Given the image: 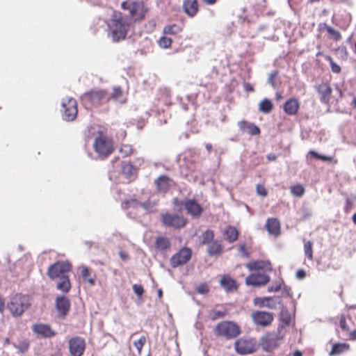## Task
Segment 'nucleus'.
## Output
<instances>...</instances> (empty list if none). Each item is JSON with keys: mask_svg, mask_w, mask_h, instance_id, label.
<instances>
[{"mask_svg": "<svg viewBox=\"0 0 356 356\" xmlns=\"http://www.w3.org/2000/svg\"><path fill=\"white\" fill-rule=\"evenodd\" d=\"M81 100L86 105L96 109L99 112L109 111L110 94L106 90L91 89L82 95Z\"/></svg>", "mask_w": 356, "mask_h": 356, "instance_id": "f257e3e1", "label": "nucleus"}, {"mask_svg": "<svg viewBox=\"0 0 356 356\" xmlns=\"http://www.w3.org/2000/svg\"><path fill=\"white\" fill-rule=\"evenodd\" d=\"M123 14L133 24H140L143 22L149 12L147 6L143 1L126 0L121 3Z\"/></svg>", "mask_w": 356, "mask_h": 356, "instance_id": "f03ea898", "label": "nucleus"}, {"mask_svg": "<svg viewBox=\"0 0 356 356\" xmlns=\"http://www.w3.org/2000/svg\"><path fill=\"white\" fill-rule=\"evenodd\" d=\"M134 25L120 11H114L111 15L108 24L113 40L119 42L125 39L131 26Z\"/></svg>", "mask_w": 356, "mask_h": 356, "instance_id": "7ed1b4c3", "label": "nucleus"}, {"mask_svg": "<svg viewBox=\"0 0 356 356\" xmlns=\"http://www.w3.org/2000/svg\"><path fill=\"white\" fill-rule=\"evenodd\" d=\"M94 151L101 159L108 157L114 151V142L111 137L106 134V131L99 128L97 131V136L94 140L92 145Z\"/></svg>", "mask_w": 356, "mask_h": 356, "instance_id": "20e7f679", "label": "nucleus"}, {"mask_svg": "<svg viewBox=\"0 0 356 356\" xmlns=\"http://www.w3.org/2000/svg\"><path fill=\"white\" fill-rule=\"evenodd\" d=\"M31 305L30 296L18 293L10 298L6 307L11 315L13 317L17 318L22 316Z\"/></svg>", "mask_w": 356, "mask_h": 356, "instance_id": "39448f33", "label": "nucleus"}, {"mask_svg": "<svg viewBox=\"0 0 356 356\" xmlns=\"http://www.w3.org/2000/svg\"><path fill=\"white\" fill-rule=\"evenodd\" d=\"M160 222L165 228L179 231L186 227L188 220L182 214L166 211L160 214Z\"/></svg>", "mask_w": 356, "mask_h": 356, "instance_id": "423d86ee", "label": "nucleus"}, {"mask_svg": "<svg viewBox=\"0 0 356 356\" xmlns=\"http://www.w3.org/2000/svg\"><path fill=\"white\" fill-rule=\"evenodd\" d=\"M240 326L234 321H223L216 325L214 332L218 337L226 339H232L237 337L241 334Z\"/></svg>", "mask_w": 356, "mask_h": 356, "instance_id": "0eeeda50", "label": "nucleus"}, {"mask_svg": "<svg viewBox=\"0 0 356 356\" xmlns=\"http://www.w3.org/2000/svg\"><path fill=\"white\" fill-rule=\"evenodd\" d=\"M315 88L320 97L321 102L327 105H336L339 99L342 97V91L339 88H336L337 95H332V88L327 82L321 83L316 86Z\"/></svg>", "mask_w": 356, "mask_h": 356, "instance_id": "6e6552de", "label": "nucleus"}, {"mask_svg": "<svg viewBox=\"0 0 356 356\" xmlns=\"http://www.w3.org/2000/svg\"><path fill=\"white\" fill-rule=\"evenodd\" d=\"M259 344L254 338L241 337L234 342L235 351L241 355L252 354L257 351Z\"/></svg>", "mask_w": 356, "mask_h": 356, "instance_id": "1a4fd4ad", "label": "nucleus"}, {"mask_svg": "<svg viewBox=\"0 0 356 356\" xmlns=\"http://www.w3.org/2000/svg\"><path fill=\"white\" fill-rule=\"evenodd\" d=\"M283 327H279L277 332L266 334L261 339V346L266 351H272L280 345V341L283 339Z\"/></svg>", "mask_w": 356, "mask_h": 356, "instance_id": "9d476101", "label": "nucleus"}, {"mask_svg": "<svg viewBox=\"0 0 356 356\" xmlns=\"http://www.w3.org/2000/svg\"><path fill=\"white\" fill-rule=\"evenodd\" d=\"M72 268L69 261H56L48 268L47 275L52 280L60 279L67 276Z\"/></svg>", "mask_w": 356, "mask_h": 356, "instance_id": "9b49d317", "label": "nucleus"}, {"mask_svg": "<svg viewBox=\"0 0 356 356\" xmlns=\"http://www.w3.org/2000/svg\"><path fill=\"white\" fill-rule=\"evenodd\" d=\"M63 118L66 121H73L78 113L77 103L75 99L66 97L62 102Z\"/></svg>", "mask_w": 356, "mask_h": 356, "instance_id": "f8f14e48", "label": "nucleus"}, {"mask_svg": "<svg viewBox=\"0 0 356 356\" xmlns=\"http://www.w3.org/2000/svg\"><path fill=\"white\" fill-rule=\"evenodd\" d=\"M192 250L188 247H184L174 254L170 259V266L175 268L187 264L192 257Z\"/></svg>", "mask_w": 356, "mask_h": 356, "instance_id": "ddd939ff", "label": "nucleus"}, {"mask_svg": "<svg viewBox=\"0 0 356 356\" xmlns=\"http://www.w3.org/2000/svg\"><path fill=\"white\" fill-rule=\"evenodd\" d=\"M86 348V343L83 337L75 336L68 341V349L70 356H83Z\"/></svg>", "mask_w": 356, "mask_h": 356, "instance_id": "4468645a", "label": "nucleus"}, {"mask_svg": "<svg viewBox=\"0 0 356 356\" xmlns=\"http://www.w3.org/2000/svg\"><path fill=\"white\" fill-rule=\"evenodd\" d=\"M182 206L186 213L193 219L200 218L204 213L203 207L194 198L184 200Z\"/></svg>", "mask_w": 356, "mask_h": 356, "instance_id": "2eb2a0df", "label": "nucleus"}, {"mask_svg": "<svg viewBox=\"0 0 356 356\" xmlns=\"http://www.w3.org/2000/svg\"><path fill=\"white\" fill-rule=\"evenodd\" d=\"M251 317L255 325L261 327L270 325L274 319L273 313L264 311L253 312Z\"/></svg>", "mask_w": 356, "mask_h": 356, "instance_id": "dca6fc26", "label": "nucleus"}, {"mask_svg": "<svg viewBox=\"0 0 356 356\" xmlns=\"http://www.w3.org/2000/svg\"><path fill=\"white\" fill-rule=\"evenodd\" d=\"M270 281V277L264 273H251L245 278V284L249 286H264Z\"/></svg>", "mask_w": 356, "mask_h": 356, "instance_id": "f3484780", "label": "nucleus"}, {"mask_svg": "<svg viewBox=\"0 0 356 356\" xmlns=\"http://www.w3.org/2000/svg\"><path fill=\"white\" fill-rule=\"evenodd\" d=\"M245 267L250 271L262 270L264 273L273 270V266L269 260H252L246 264Z\"/></svg>", "mask_w": 356, "mask_h": 356, "instance_id": "a211bd4d", "label": "nucleus"}, {"mask_svg": "<svg viewBox=\"0 0 356 356\" xmlns=\"http://www.w3.org/2000/svg\"><path fill=\"white\" fill-rule=\"evenodd\" d=\"M55 305L59 316L65 318L70 309L71 303L68 298L60 296L56 297Z\"/></svg>", "mask_w": 356, "mask_h": 356, "instance_id": "6ab92c4d", "label": "nucleus"}, {"mask_svg": "<svg viewBox=\"0 0 356 356\" xmlns=\"http://www.w3.org/2000/svg\"><path fill=\"white\" fill-rule=\"evenodd\" d=\"M268 234L278 237L281 234V223L277 218H268L265 224Z\"/></svg>", "mask_w": 356, "mask_h": 356, "instance_id": "aec40b11", "label": "nucleus"}, {"mask_svg": "<svg viewBox=\"0 0 356 356\" xmlns=\"http://www.w3.org/2000/svg\"><path fill=\"white\" fill-rule=\"evenodd\" d=\"M32 329L35 334L44 338H51L56 334V332L47 324L38 323L34 325Z\"/></svg>", "mask_w": 356, "mask_h": 356, "instance_id": "412c9836", "label": "nucleus"}, {"mask_svg": "<svg viewBox=\"0 0 356 356\" xmlns=\"http://www.w3.org/2000/svg\"><path fill=\"white\" fill-rule=\"evenodd\" d=\"M182 8L189 17H194L198 13L200 6L197 0H183Z\"/></svg>", "mask_w": 356, "mask_h": 356, "instance_id": "4be33fe9", "label": "nucleus"}, {"mask_svg": "<svg viewBox=\"0 0 356 356\" xmlns=\"http://www.w3.org/2000/svg\"><path fill=\"white\" fill-rule=\"evenodd\" d=\"M220 286L227 292L236 291L238 284L237 282L229 275H224L220 280Z\"/></svg>", "mask_w": 356, "mask_h": 356, "instance_id": "5701e85b", "label": "nucleus"}, {"mask_svg": "<svg viewBox=\"0 0 356 356\" xmlns=\"http://www.w3.org/2000/svg\"><path fill=\"white\" fill-rule=\"evenodd\" d=\"M172 179H170L166 175H161L159 176L154 181L155 185L156 186V190L159 193H166L170 186H171Z\"/></svg>", "mask_w": 356, "mask_h": 356, "instance_id": "b1692460", "label": "nucleus"}, {"mask_svg": "<svg viewBox=\"0 0 356 356\" xmlns=\"http://www.w3.org/2000/svg\"><path fill=\"white\" fill-rule=\"evenodd\" d=\"M300 108V102L296 98H290L288 99L283 106L284 111L289 115H296Z\"/></svg>", "mask_w": 356, "mask_h": 356, "instance_id": "393cba45", "label": "nucleus"}, {"mask_svg": "<svg viewBox=\"0 0 356 356\" xmlns=\"http://www.w3.org/2000/svg\"><path fill=\"white\" fill-rule=\"evenodd\" d=\"M238 125L242 131L246 132L251 136L259 135L260 134V129L253 123L242 120L238 122Z\"/></svg>", "mask_w": 356, "mask_h": 356, "instance_id": "a878e982", "label": "nucleus"}, {"mask_svg": "<svg viewBox=\"0 0 356 356\" xmlns=\"http://www.w3.org/2000/svg\"><path fill=\"white\" fill-rule=\"evenodd\" d=\"M80 269L83 282L88 283L90 286H94L95 284L96 275L86 266H81Z\"/></svg>", "mask_w": 356, "mask_h": 356, "instance_id": "bb28decb", "label": "nucleus"}, {"mask_svg": "<svg viewBox=\"0 0 356 356\" xmlns=\"http://www.w3.org/2000/svg\"><path fill=\"white\" fill-rule=\"evenodd\" d=\"M225 239L230 243L236 241L238 238L239 231L232 225H228L223 232Z\"/></svg>", "mask_w": 356, "mask_h": 356, "instance_id": "cd10ccee", "label": "nucleus"}, {"mask_svg": "<svg viewBox=\"0 0 356 356\" xmlns=\"http://www.w3.org/2000/svg\"><path fill=\"white\" fill-rule=\"evenodd\" d=\"M122 173L124 177L131 180L134 179L137 175V168H135L131 163L122 162L121 164Z\"/></svg>", "mask_w": 356, "mask_h": 356, "instance_id": "c85d7f7f", "label": "nucleus"}, {"mask_svg": "<svg viewBox=\"0 0 356 356\" xmlns=\"http://www.w3.org/2000/svg\"><path fill=\"white\" fill-rule=\"evenodd\" d=\"M154 247L157 251L164 252L170 250L171 243L165 236H158L155 240Z\"/></svg>", "mask_w": 356, "mask_h": 356, "instance_id": "c756f323", "label": "nucleus"}, {"mask_svg": "<svg viewBox=\"0 0 356 356\" xmlns=\"http://www.w3.org/2000/svg\"><path fill=\"white\" fill-rule=\"evenodd\" d=\"M223 252V247L220 241H213L207 245V252L209 256H219Z\"/></svg>", "mask_w": 356, "mask_h": 356, "instance_id": "7c9ffc66", "label": "nucleus"}, {"mask_svg": "<svg viewBox=\"0 0 356 356\" xmlns=\"http://www.w3.org/2000/svg\"><path fill=\"white\" fill-rule=\"evenodd\" d=\"M319 31L325 30L327 33L330 35L332 39L336 42H338L341 40L342 36L340 32L332 26H328L326 23H321L318 25Z\"/></svg>", "mask_w": 356, "mask_h": 356, "instance_id": "2f4dec72", "label": "nucleus"}, {"mask_svg": "<svg viewBox=\"0 0 356 356\" xmlns=\"http://www.w3.org/2000/svg\"><path fill=\"white\" fill-rule=\"evenodd\" d=\"M350 345L346 343H336L332 345V349L329 353L330 356H337L348 351Z\"/></svg>", "mask_w": 356, "mask_h": 356, "instance_id": "473e14b6", "label": "nucleus"}, {"mask_svg": "<svg viewBox=\"0 0 356 356\" xmlns=\"http://www.w3.org/2000/svg\"><path fill=\"white\" fill-rule=\"evenodd\" d=\"M183 31V27L177 24H167L163 27V35H177L181 33Z\"/></svg>", "mask_w": 356, "mask_h": 356, "instance_id": "72a5a7b5", "label": "nucleus"}, {"mask_svg": "<svg viewBox=\"0 0 356 356\" xmlns=\"http://www.w3.org/2000/svg\"><path fill=\"white\" fill-rule=\"evenodd\" d=\"M59 280L60 281L58 282L56 288L63 293H68L71 289V282L70 281L69 276L67 275L60 278Z\"/></svg>", "mask_w": 356, "mask_h": 356, "instance_id": "f704fd0d", "label": "nucleus"}, {"mask_svg": "<svg viewBox=\"0 0 356 356\" xmlns=\"http://www.w3.org/2000/svg\"><path fill=\"white\" fill-rule=\"evenodd\" d=\"M228 314L227 309L222 310H218L216 309H211L209 312V318L211 321H216L220 318L225 317Z\"/></svg>", "mask_w": 356, "mask_h": 356, "instance_id": "c9c22d12", "label": "nucleus"}, {"mask_svg": "<svg viewBox=\"0 0 356 356\" xmlns=\"http://www.w3.org/2000/svg\"><path fill=\"white\" fill-rule=\"evenodd\" d=\"M111 99L119 102L120 103H124L125 102L123 97V92L120 87L113 88V92L110 94V100Z\"/></svg>", "mask_w": 356, "mask_h": 356, "instance_id": "e433bc0d", "label": "nucleus"}, {"mask_svg": "<svg viewBox=\"0 0 356 356\" xmlns=\"http://www.w3.org/2000/svg\"><path fill=\"white\" fill-rule=\"evenodd\" d=\"M214 232L211 229H207L204 231L201 236V244L208 245L214 240Z\"/></svg>", "mask_w": 356, "mask_h": 356, "instance_id": "4c0bfd02", "label": "nucleus"}, {"mask_svg": "<svg viewBox=\"0 0 356 356\" xmlns=\"http://www.w3.org/2000/svg\"><path fill=\"white\" fill-rule=\"evenodd\" d=\"M273 104L268 99H263L259 105V111L264 113H268L273 109Z\"/></svg>", "mask_w": 356, "mask_h": 356, "instance_id": "58836bf2", "label": "nucleus"}, {"mask_svg": "<svg viewBox=\"0 0 356 356\" xmlns=\"http://www.w3.org/2000/svg\"><path fill=\"white\" fill-rule=\"evenodd\" d=\"M166 35H163L158 40V45L162 49L170 48L172 43V40Z\"/></svg>", "mask_w": 356, "mask_h": 356, "instance_id": "ea45409f", "label": "nucleus"}, {"mask_svg": "<svg viewBox=\"0 0 356 356\" xmlns=\"http://www.w3.org/2000/svg\"><path fill=\"white\" fill-rule=\"evenodd\" d=\"M290 189L292 195L298 197L302 196L305 191L304 186L300 184L291 186Z\"/></svg>", "mask_w": 356, "mask_h": 356, "instance_id": "a19ab883", "label": "nucleus"}, {"mask_svg": "<svg viewBox=\"0 0 356 356\" xmlns=\"http://www.w3.org/2000/svg\"><path fill=\"white\" fill-rule=\"evenodd\" d=\"M304 252L305 256L310 260H313V243L307 241L304 243Z\"/></svg>", "mask_w": 356, "mask_h": 356, "instance_id": "79ce46f5", "label": "nucleus"}, {"mask_svg": "<svg viewBox=\"0 0 356 356\" xmlns=\"http://www.w3.org/2000/svg\"><path fill=\"white\" fill-rule=\"evenodd\" d=\"M280 319L284 325H289L290 324L291 321V315L287 309H282L280 312Z\"/></svg>", "mask_w": 356, "mask_h": 356, "instance_id": "37998d69", "label": "nucleus"}, {"mask_svg": "<svg viewBox=\"0 0 356 356\" xmlns=\"http://www.w3.org/2000/svg\"><path fill=\"white\" fill-rule=\"evenodd\" d=\"M325 58L330 63L331 70L334 73L339 74L341 72V67L333 60L330 56L325 55Z\"/></svg>", "mask_w": 356, "mask_h": 356, "instance_id": "c03bdc74", "label": "nucleus"}, {"mask_svg": "<svg viewBox=\"0 0 356 356\" xmlns=\"http://www.w3.org/2000/svg\"><path fill=\"white\" fill-rule=\"evenodd\" d=\"M308 154L310 155L314 159H318V160H322V161H332V160H333L332 157L327 156H325V155L319 154L318 153L316 152L314 150H310L308 152Z\"/></svg>", "mask_w": 356, "mask_h": 356, "instance_id": "a18cd8bd", "label": "nucleus"}, {"mask_svg": "<svg viewBox=\"0 0 356 356\" xmlns=\"http://www.w3.org/2000/svg\"><path fill=\"white\" fill-rule=\"evenodd\" d=\"M122 156L127 157L131 156L134 152V149L130 145H122L120 149Z\"/></svg>", "mask_w": 356, "mask_h": 356, "instance_id": "49530a36", "label": "nucleus"}, {"mask_svg": "<svg viewBox=\"0 0 356 356\" xmlns=\"http://www.w3.org/2000/svg\"><path fill=\"white\" fill-rule=\"evenodd\" d=\"M146 341V337L145 336H142L138 340L134 342V346L136 348L138 355L141 354L142 349L145 346Z\"/></svg>", "mask_w": 356, "mask_h": 356, "instance_id": "de8ad7c7", "label": "nucleus"}, {"mask_svg": "<svg viewBox=\"0 0 356 356\" xmlns=\"http://www.w3.org/2000/svg\"><path fill=\"white\" fill-rule=\"evenodd\" d=\"M15 346L19 350L21 353H24L29 348V341L27 339H24L19 342L17 345Z\"/></svg>", "mask_w": 356, "mask_h": 356, "instance_id": "09e8293b", "label": "nucleus"}, {"mask_svg": "<svg viewBox=\"0 0 356 356\" xmlns=\"http://www.w3.org/2000/svg\"><path fill=\"white\" fill-rule=\"evenodd\" d=\"M256 192L257 195L261 197H266L268 195V191L266 187L262 184H257L256 186Z\"/></svg>", "mask_w": 356, "mask_h": 356, "instance_id": "8fccbe9b", "label": "nucleus"}, {"mask_svg": "<svg viewBox=\"0 0 356 356\" xmlns=\"http://www.w3.org/2000/svg\"><path fill=\"white\" fill-rule=\"evenodd\" d=\"M238 251L244 257H250V253L248 252L245 243L240 244L238 246Z\"/></svg>", "mask_w": 356, "mask_h": 356, "instance_id": "3c124183", "label": "nucleus"}, {"mask_svg": "<svg viewBox=\"0 0 356 356\" xmlns=\"http://www.w3.org/2000/svg\"><path fill=\"white\" fill-rule=\"evenodd\" d=\"M277 75L278 72L273 71L268 76V81L273 87H275L276 86L275 79L277 78Z\"/></svg>", "mask_w": 356, "mask_h": 356, "instance_id": "603ef678", "label": "nucleus"}, {"mask_svg": "<svg viewBox=\"0 0 356 356\" xmlns=\"http://www.w3.org/2000/svg\"><path fill=\"white\" fill-rule=\"evenodd\" d=\"M197 291L199 293L205 294V293H207L209 291V286H208V285L207 284L202 283V284H200L197 287Z\"/></svg>", "mask_w": 356, "mask_h": 356, "instance_id": "864d4df0", "label": "nucleus"}, {"mask_svg": "<svg viewBox=\"0 0 356 356\" xmlns=\"http://www.w3.org/2000/svg\"><path fill=\"white\" fill-rule=\"evenodd\" d=\"M133 290L138 297H141L144 293L143 287L140 284H134Z\"/></svg>", "mask_w": 356, "mask_h": 356, "instance_id": "5fc2aeb1", "label": "nucleus"}, {"mask_svg": "<svg viewBox=\"0 0 356 356\" xmlns=\"http://www.w3.org/2000/svg\"><path fill=\"white\" fill-rule=\"evenodd\" d=\"M339 325H340V327L343 330H344V331H348L349 330V327H348V326L347 325L346 321L344 317L341 318V319L339 321Z\"/></svg>", "mask_w": 356, "mask_h": 356, "instance_id": "6e6d98bb", "label": "nucleus"}, {"mask_svg": "<svg viewBox=\"0 0 356 356\" xmlns=\"http://www.w3.org/2000/svg\"><path fill=\"white\" fill-rule=\"evenodd\" d=\"M6 307V301L4 298L0 295V313L2 314L4 312Z\"/></svg>", "mask_w": 356, "mask_h": 356, "instance_id": "4d7b16f0", "label": "nucleus"}, {"mask_svg": "<svg viewBox=\"0 0 356 356\" xmlns=\"http://www.w3.org/2000/svg\"><path fill=\"white\" fill-rule=\"evenodd\" d=\"M305 276H306V273L302 269H299L296 272V277H297V278H298L300 280L304 279L305 277Z\"/></svg>", "mask_w": 356, "mask_h": 356, "instance_id": "13d9d810", "label": "nucleus"}, {"mask_svg": "<svg viewBox=\"0 0 356 356\" xmlns=\"http://www.w3.org/2000/svg\"><path fill=\"white\" fill-rule=\"evenodd\" d=\"M243 88L246 92H253L254 87L250 83H244Z\"/></svg>", "mask_w": 356, "mask_h": 356, "instance_id": "bf43d9fd", "label": "nucleus"}, {"mask_svg": "<svg viewBox=\"0 0 356 356\" xmlns=\"http://www.w3.org/2000/svg\"><path fill=\"white\" fill-rule=\"evenodd\" d=\"M184 201L179 200L178 198L175 197L172 200V204L175 207L182 206V203Z\"/></svg>", "mask_w": 356, "mask_h": 356, "instance_id": "052dcab7", "label": "nucleus"}, {"mask_svg": "<svg viewBox=\"0 0 356 356\" xmlns=\"http://www.w3.org/2000/svg\"><path fill=\"white\" fill-rule=\"evenodd\" d=\"M119 256L122 260H127L129 259V254L126 252L121 251L119 252Z\"/></svg>", "mask_w": 356, "mask_h": 356, "instance_id": "680f3d73", "label": "nucleus"}, {"mask_svg": "<svg viewBox=\"0 0 356 356\" xmlns=\"http://www.w3.org/2000/svg\"><path fill=\"white\" fill-rule=\"evenodd\" d=\"M201 1L207 5H214L216 3L218 0H201Z\"/></svg>", "mask_w": 356, "mask_h": 356, "instance_id": "e2e57ef3", "label": "nucleus"}, {"mask_svg": "<svg viewBox=\"0 0 356 356\" xmlns=\"http://www.w3.org/2000/svg\"><path fill=\"white\" fill-rule=\"evenodd\" d=\"M266 158L269 161H274L277 159V156L275 154H269Z\"/></svg>", "mask_w": 356, "mask_h": 356, "instance_id": "0e129e2a", "label": "nucleus"}, {"mask_svg": "<svg viewBox=\"0 0 356 356\" xmlns=\"http://www.w3.org/2000/svg\"><path fill=\"white\" fill-rule=\"evenodd\" d=\"M349 339L350 340H356V329L350 332Z\"/></svg>", "mask_w": 356, "mask_h": 356, "instance_id": "69168bd1", "label": "nucleus"}, {"mask_svg": "<svg viewBox=\"0 0 356 356\" xmlns=\"http://www.w3.org/2000/svg\"><path fill=\"white\" fill-rule=\"evenodd\" d=\"M281 286L280 285H276L275 287L272 286L269 288V291H278L280 290Z\"/></svg>", "mask_w": 356, "mask_h": 356, "instance_id": "338daca9", "label": "nucleus"}, {"mask_svg": "<svg viewBox=\"0 0 356 356\" xmlns=\"http://www.w3.org/2000/svg\"><path fill=\"white\" fill-rule=\"evenodd\" d=\"M293 356H302V353L301 351L297 350L293 353Z\"/></svg>", "mask_w": 356, "mask_h": 356, "instance_id": "774afa93", "label": "nucleus"}]
</instances>
